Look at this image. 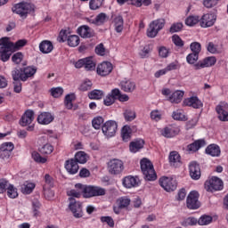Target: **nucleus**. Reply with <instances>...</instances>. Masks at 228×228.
I'll return each instance as SVG.
<instances>
[{
  "mask_svg": "<svg viewBox=\"0 0 228 228\" xmlns=\"http://www.w3.org/2000/svg\"><path fill=\"white\" fill-rule=\"evenodd\" d=\"M107 168L110 175H120L124 172V162L118 159H110L107 163Z\"/></svg>",
  "mask_w": 228,
  "mask_h": 228,
  "instance_id": "6",
  "label": "nucleus"
},
{
  "mask_svg": "<svg viewBox=\"0 0 228 228\" xmlns=\"http://www.w3.org/2000/svg\"><path fill=\"white\" fill-rule=\"evenodd\" d=\"M211 222H213V216L208 215L201 216L198 220L199 225H209Z\"/></svg>",
  "mask_w": 228,
  "mask_h": 228,
  "instance_id": "41",
  "label": "nucleus"
},
{
  "mask_svg": "<svg viewBox=\"0 0 228 228\" xmlns=\"http://www.w3.org/2000/svg\"><path fill=\"white\" fill-rule=\"evenodd\" d=\"M69 208L75 218H82L83 216V205L79 201H76V199L69 198Z\"/></svg>",
  "mask_w": 228,
  "mask_h": 228,
  "instance_id": "12",
  "label": "nucleus"
},
{
  "mask_svg": "<svg viewBox=\"0 0 228 228\" xmlns=\"http://www.w3.org/2000/svg\"><path fill=\"white\" fill-rule=\"evenodd\" d=\"M37 74V67L28 66L26 68H15L12 71V77L13 81H28L29 77H33Z\"/></svg>",
  "mask_w": 228,
  "mask_h": 228,
  "instance_id": "2",
  "label": "nucleus"
},
{
  "mask_svg": "<svg viewBox=\"0 0 228 228\" xmlns=\"http://www.w3.org/2000/svg\"><path fill=\"white\" fill-rule=\"evenodd\" d=\"M205 188L207 191H218L223 190L224 182H222V179L213 176L211 179L205 182Z\"/></svg>",
  "mask_w": 228,
  "mask_h": 228,
  "instance_id": "9",
  "label": "nucleus"
},
{
  "mask_svg": "<svg viewBox=\"0 0 228 228\" xmlns=\"http://www.w3.org/2000/svg\"><path fill=\"white\" fill-rule=\"evenodd\" d=\"M101 222L106 223L110 227H115V221H113L111 216H102Z\"/></svg>",
  "mask_w": 228,
  "mask_h": 228,
  "instance_id": "61",
  "label": "nucleus"
},
{
  "mask_svg": "<svg viewBox=\"0 0 228 228\" xmlns=\"http://www.w3.org/2000/svg\"><path fill=\"white\" fill-rule=\"evenodd\" d=\"M174 120H186V116L183 114L181 110H175L172 114Z\"/></svg>",
  "mask_w": 228,
  "mask_h": 228,
  "instance_id": "59",
  "label": "nucleus"
},
{
  "mask_svg": "<svg viewBox=\"0 0 228 228\" xmlns=\"http://www.w3.org/2000/svg\"><path fill=\"white\" fill-rule=\"evenodd\" d=\"M28 44L26 39H20L16 43L10 41V37L0 38V60L6 62L10 60L12 54L16 51L22 49Z\"/></svg>",
  "mask_w": 228,
  "mask_h": 228,
  "instance_id": "1",
  "label": "nucleus"
},
{
  "mask_svg": "<svg viewBox=\"0 0 228 228\" xmlns=\"http://www.w3.org/2000/svg\"><path fill=\"white\" fill-rule=\"evenodd\" d=\"M143 145H145V141H143V139L135 140L130 142V152H138V151L143 149Z\"/></svg>",
  "mask_w": 228,
  "mask_h": 228,
  "instance_id": "30",
  "label": "nucleus"
},
{
  "mask_svg": "<svg viewBox=\"0 0 228 228\" xmlns=\"http://www.w3.org/2000/svg\"><path fill=\"white\" fill-rule=\"evenodd\" d=\"M92 81L85 80L79 86L80 92H88V90H92Z\"/></svg>",
  "mask_w": 228,
  "mask_h": 228,
  "instance_id": "52",
  "label": "nucleus"
},
{
  "mask_svg": "<svg viewBox=\"0 0 228 228\" xmlns=\"http://www.w3.org/2000/svg\"><path fill=\"white\" fill-rule=\"evenodd\" d=\"M40 208H42V203L38 200H34L32 201V213L35 218L41 216L42 213L40 212Z\"/></svg>",
  "mask_w": 228,
  "mask_h": 228,
  "instance_id": "32",
  "label": "nucleus"
},
{
  "mask_svg": "<svg viewBox=\"0 0 228 228\" xmlns=\"http://www.w3.org/2000/svg\"><path fill=\"white\" fill-rule=\"evenodd\" d=\"M88 155L85 151H78L75 154V157L73 159L77 161V163H80V165H85L86 161H88Z\"/></svg>",
  "mask_w": 228,
  "mask_h": 228,
  "instance_id": "34",
  "label": "nucleus"
},
{
  "mask_svg": "<svg viewBox=\"0 0 228 228\" xmlns=\"http://www.w3.org/2000/svg\"><path fill=\"white\" fill-rule=\"evenodd\" d=\"M53 120H54V116L51 114V112H42L37 117L38 124H42L43 126H47L48 124H51Z\"/></svg>",
  "mask_w": 228,
  "mask_h": 228,
  "instance_id": "24",
  "label": "nucleus"
},
{
  "mask_svg": "<svg viewBox=\"0 0 228 228\" xmlns=\"http://www.w3.org/2000/svg\"><path fill=\"white\" fill-rule=\"evenodd\" d=\"M76 101V94H69L65 96L64 99V106L67 108V110H72L74 107V102Z\"/></svg>",
  "mask_w": 228,
  "mask_h": 228,
  "instance_id": "36",
  "label": "nucleus"
},
{
  "mask_svg": "<svg viewBox=\"0 0 228 228\" xmlns=\"http://www.w3.org/2000/svg\"><path fill=\"white\" fill-rule=\"evenodd\" d=\"M206 154H208V156H212L213 158H218L221 154L220 146L217 144H209L206 150Z\"/></svg>",
  "mask_w": 228,
  "mask_h": 228,
  "instance_id": "27",
  "label": "nucleus"
},
{
  "mask_svg": "<svg viewBox=\"0 0 228 228\" xmlns=\"http://www.w3.org/2000/svg\"><path fill=\"white\" fill-rule=\"evenodd\" d=\"M183 106H190L191 108H194V110H200L202 108L203 103L197 96H191L183 101Z\"/></svg>",
  "mask_w": 228,
  "mask_h": 228,
  "instance_id": "20",
  "label": "nucleus"
},
{
  "mask_svg": "<svg viewBox=\"0 0 228 228\" xmlns=\"http://www.w3.org/2000/svg\"><path fill=\"white\" fill-rule=\"evenodd\" d=\"M117 129H118V124H117V121L115 120L106 121L102 126L103 134L108 138L115 136Z\"/></svg>",
  "mask_w": 228,
  "mask_h": 228,
  "instance_id": "8",
  "label": "nucleus"
},
{
  "mask_svg": "<svg viewBox=\"0 0 228 228\" xmlns=\"http://www.w3.org/2000/svg\"><path fill=\"white\" fill-rule=\"evenodd\" d=\"M104 4V0H90L89 8L90 10H99Z\"/></svg>",
  "mask_w": 228,
  "mask_h": 228,
  "instance_id": "43",
  "label": "nucleus"
},
{
  "mask_svg": "<svg viewBox=\"0 0 228 228\" xmlns=\"http://www.w3.org/2000/svg\"><path fill=\"white\" fill-rule=\"evenodd\" d=\"M95 53L99 56H104V54H106V48H104V45H102V43L95 47Z\"/></svg>",
  "mask_w": 228,
  "mask_h": 228,
  "instance_id": "62",
  "label": "nucleus"
},
{
  "mask_svg": "<svg viewBox=\"0 0 228 228\" xmlns=\"http://www.w3.org/2000/svg\"><path fill=\"white\" fill-rule=\"evenodd\" d=\"M114 26L115 31H117V33H122V31L124 30V18H122L121 15L117 16L114 19Z\"/></svg>",
  "mask_w": 228,
  "mask_h": 228,
  "instance_id": "35",
  "label": "nucleus"
},
{
  "mask_svg": "<svg viewBox=\"0 0 228 228\" xmlns=\"http://www.w3.org/2000/svg\"><path fill=\"white\" fill-rule=\"evenodd\" d=\"M189 172L191 179L199 181L200 179V166L197 161H192L189 165Z\"/></svg>",
  "mask_w": 228,
  "mask_h": 228,
  "instance_id": "19",
  "label": "nucleus"
},
{
  "mask_svg": "<svg viewBox=\"0 0 228 228\" xmlns=\"http://www.w3.org/2000/svg\"><path fill=\"white\" fill-rule=\"evenodd\" d=\"M199 61V55L197 53H189L186 57V61L190 65H195V63Z\"/></svg>",
  "mask_w": 228,
  "mask_h": 228,
  "instance_id": "53",
  "label": "nucleus"
},
{
  "mask_svg": "<svg viewBox=\"0 0 228 228\" xmlns=\"http://www.w3.org/2000/svg\"><path fill=\"white\" fill-rule=\"evenodd\" d=\"M183 23L181 22H176L173 23L169 28L170 33H179V31L183 30Z\"/></svg>",
  "mask_w": 228,
  "mask_h": 228,
  "instance_id": "56",
  "label": "nucleus"
},
{
  "mask_svg": "<svg viewBox=\"0 0 228 228\" xmlns=\"http://www.w3.org/2000/svg\"><path fill=\"white\" fill-rule=\"evenodd\" d=\"M159 56H160V58H168V49H167L165 46L159 47Z\"/></svg>",
  "mask_w": 228,
  "mask_h": 228,
  "instance_id": "64",
  "label": "nucleus"
},
{
  "mask_svg": "<svg viewBox=\"0 0 228 228\" xmlns=\"http://www.w3.org/2000/svg\"><path fill=\"white\" fill-rule=\"evenodd\" d=\"M51 95L55 98L61 97V95H63V88L61 87L52 88Z\"/></svg>",
  "mask_w": 228,
  "mask_h": 228,
  "instance_id": "58",
  "label": "nucleus"
},
{
  "mask_svg": "<svg viewBox=\"0 0 228 228\" xmlns=\"http://www.w3.org/2000/svg\"><path fill=\"white\" fill-rule=\"evenodd\" d=\"M141 170L143 174L145 181H156L158 175L154 170V165L148 159H142L140 162Z\"/></svg>",
  "mask_w": 228,
  "mask_h": 228,
  "instance_id": "3",
  "label": "nucleus"
},
{
  "mask_svg": "<svg viewBox=\"0 0 228 228\" xmlns=\"http://www.w3.org/2000/svg\"><path fill=\"white\" fill-rule=\"evenodd\" d=\"M33 190H35V183H29L24 186L23 192L27 195H29V193H31Z\"/></svg>",
  "mask_w": 228,
  "mask_h": 228,
  "instance_id": "63",
  "label": "nucleus"
},
{
  "mask_svg": "<svg viewBox=\"0 0 228 228\" xmlns=\"http://www.w3.org/2000/svg\"><path fill=\"white\" fill-rule=\"evenodd\" d=\"M172 42L176 45V47H183L184 46V41L179 37L178 35H174L172 37Z\"/></svg>",
  "mask_w": 228,
  "mask_h": 228,
  "instance_id": "57",
  "label": "nucleus"
},
{
  "mask_svg": "<svg viewBox=\"0 0 228 228\" xmlns=\"http://www.w3.org/2000/svg\"><path fill=\"white\" fill-rule=\"evenodd\" d=\"M124 118L126 122H133L136 118V112L132 110H126L124 112Z\"/></svg>",
  "mask_w": 228,
  "mask_h": 228,
  "instance_id": "45",
  "label": "nucleus"
},
{
  "mask_svg": "<svg viewBox=\"0 0 228 228\" xmlns=\"http://www.w3.org/2000/svg\"><path fill=\"white\" fill-rule=\"evenodd\" d=\"M14 82L12 83L13 85V90L15 94H20L22 92V83L20 82L21 80H13Z\"/></svg>",
  "mask_w": 228,
  "mask_h": 228,
  "instance_id": "60",
  "label": "nucleus"
},
{
  "mask_svg": "<svg viewBox=\"0 0 228 228\" xmlns=\"http://www.w3.org/2000/svg\"><path fill=\"white\" fill-rule=\"evenodd\" d=\"M33 120H35V111L28 110L20 119V125L22 126V127H26V126H29Z\"/></svg>",
  "mask_w": 228,
  "mask_h": 228,
  "instance_id": "18",
  "label": "nucleus"
},
{
  "mask_svg": "<svg viewBox=\"0 0 228 228\" xmlns=\"http://www.w3.org/2000/svg\"><path fill=\"white\" fill-rule=\"evenodd\" d=\"M200 22V18L199 16H189L185 20L186 26H195V24H199Z\"/></svg>",
  "mask_w": 228,
  "mask_h": 228,
  "instance_id": "48",
  "label": "nucleus"
},
{
  "mask_svg": "<svg viewBox=\"0 0 228 228\" xmlns=\"http://www.w3.org/2000/svg\"><path fill=\"white\" fill-rule=\"evenodd\" d=\"M161 134L165 138H174V136H177V134H179V128L174 126H166L161 131Z\"/></svg>",
  "mask_w": 228,
  "mask_h": 228,
  "instance_id": "22",
  "label": "nucleus"
},
{
  "mask_svg": "<svg viewBox=\"0 0 228 228\" xmlns=\"http://www.w3.org/2000/svg\"><path fill=\"white\" fill-rule=\"evenodd\" d=\"M129 204H131V200L129 198L121 197L117 200V205L119 206V208H121L122 209H126V208H128Z\"/></svg>",
  "mask_w": 228,
  "mask_h": 228,
  "instance_id": "39",
  "label": "nucleus"
},
{
  "mask_svg": "<svg viewBox=\"0 0 228 228\" xmlns=\"http://www.w3.org/2000/svg\"><path fill=\"white\" fill-rule=\"evenodd\" d=\"M0 149H2V151H5L9 154H12V151L13 149H15V146L12 144V142H4L1 144Z\"/></svg>",
  "mask_w": 228,
  "mask_h": 228,
  "instance_id": "55",
  "label": "nucleus"
},
{
  "mask_svg": "<svg viewBox=\"0 0 228 228\" xmlns=\"http://www.w3.org/2000/svg\"><path fill=\"white\" fill-rule=\"evenodd\" d=\"M184 96V92L183 91H175L169 97L170 102H174L175 104H179L181 101H183V97Z\"/></svg>",
  "mask_w": 228,
  "mask_h": 228,
  "instance_id": "33",
  "label": "nucleus"
},
{
  "mask_svg": "<svg viewBox=\"0 0 228 228\" xmlns=\"http://www.w3.org/2000/svg\"><path fill=\"white\" fill-rule=\"evenodd\" d=\"M76 69H85V70L92 71L95 70V61H94L93 57H86L84 59L78 60L75 62Z\"/></svg>",
  "mask_w": 228,
  "mask_h": 228,
  "instance_id": "11",
  "label": "nucleus"
},
{
  "mask_svg": "<svg viewBox=\"0 0 228 228\" xmlns=\"http://www.w3.org/2000/svg\"><path fill=\"white\" fill-rule=\"evenodd\" d=\"M102 124H104V118L101 116L95 117L92 120V126L94 129H101V127H102Z\"/></svg>",
  "mask_w": 228,
  "mask_h": 228,
  "instance_id": "40",
  "label": "nucleus"
},
{
  "mask_svg": "<svg viewBox=\"0 0 228 228\" xmlns=\"http://www.w3.org/2000/svg\"><path fill=\"white\" fill-rule=\"evenodd\" d=\"M77 34L81 38H94L95 37V31L94 28L88 27V25H82L77 28Z\"/></svg>",
  "mask_w": 228,
  "mask_h": 228,
  "instance_id": "17",
  "label": "nucleus"
},
{
  "mask_svg": "<svg viewBox=\"0 0 228 228\" xmlns=\"http://www.w3.org/2000/svg\"><path fill=\"white\" fill-rule=\"evenodd\" d=\"M139 183L138 179L134 176H126L123 179V186H125V188H134L138 186Z\"/></svg>",
  "mask_w": 228,
  "mask_h": 228,
  "instance_id": "29",
  "label": "nucleus"
},
{
  "mask_svg": "<svg viewBox=\"0 0 228 228\" xmlns=\"http://www.w3.org/2000/svg\"><path fill=\"white\" fill-rule=\"evenodd\" d=\"M120 88L126 94H132L134 90H136V84L133 80L125 79L120 82Z\"/></svg>",
  "mask_w": 228,
  "mask_h": 228,
  "instance_id": "23",
  "label": "nucleus"
},
{
  "mask_svg": "<svg viewBox=\"0 0 228 228\" xmlns=\"http://www.w3.org/2000/svg\"><path fill=\"white\" fill-rule=\"evenodd\" d=\"M216 113L218 115V118H219V120H221V122H228V112H227V110H225L224 106L217 105L216 107Z\"/></svg>",
  "mask_w": 228,
  "mask_h": 228,
  "instance_id": "31",
  "label": "nucleus"
},
{
  "mask_svg": "<svg viewBox=\"0 0 228 228\" xmlns=\"http://www.w3.org/2000/svg\"><path fill=\"white\" fill-rule=\"evenodd\" d=\"M197 224H199V220H197V218L195 217H188L181 222V225H183V227H188L190 225H197Z\"/></svg>",
  "mask_w": 228,
  "mask_h": 228,
  "instance_id": "46",
  "label": "nucleus"
},
{
  "mask_svg": "<svg viewBox=\"0 0 228 228\" xmlns=\"http://www.w3.org/2000/svg\"><path fill=\"white\" fill-rule=\"evenodd\" d=\"M190 49L194 54H200V51H202V46L199 42H193L190 45Z\"/></svg>",
  "mask_w": 228,
  "mask_h": 228,
  "instance_id": "49",
  "label": "nucleus"
},
{
  "mask_svg": "<svg viewBox=\"0 0 228 228\" xmlns=\"http://www.w3.org/2000/svg\"><path fill=\"white\" fill-rule=\"evenodd\" d=\"M12 10L13 13H16L17 15H20V17L26 19V17H28V13L35 12V4L21 2L20 4H15L12 8Z\"/></svg>",
  "mask_w": 228,
  "mask_h": 228,
  "instance_id": "4",
  "label": "nucleus"
},
{
  "mask_svg": "<svg viewBox=\"0 0 228 228\" xmlns=\"http://www.w3.org/2000/svg\"><path fill=\"white\" fill-rule=\"evenodd\" d=\"M102 195H106V190H104V188L86 185V189H84V199L101 197Z\"/></svg>",
  "mask_w": 228,
  "mask_h": 228,
  "instance_id": "7",
  "label": "nucleus"
},
{
  "mask_svg": "<svg viewBox=\"0 0 228 228\" xmlns=\"http://www.w3.org/2000/svg\"><path fill=\"white\" fill-rule=\"evenodd\" d=\"M108 16L104 12L99 13L94 21H92V24H104Z\"/></svg>",
  "mask_w": 228,
  "mask_h": 228,
  "instance_id": "51",
  "label": "nucleus"
},
{
  "mask_svg": "<svg viewBox=\"0 0 228 228\" xmlns=\"http://www.w3.org/2000/svg\"><path fill=\"white\" fill-rule=\"evenodd\" d=\"M22 60H24V54L20 52H18L12 56V61L16 65H19Z\"/></svg>",
  "mask_w": 228,
  "mask_h": 228,
  "instance_id": "54",
  "label": "nucleus"
},
{
  "mask_svg": "<svg viewBox=\"0 0 228 228\" xmlns=\"http://www.w3.org/2000/svg\"><path fill=\"white\" fill-rule=\"evenodd\" d=\"M131 126H124L121 129V136L123 138V142H129L131 140Z\"/></svg>",
  "mask_w": 228,
  "mask_h": 228,
  "instance_id": "38",
  "label": "nucleus"
},
{
  "mask_svg": "<svg viewBox=\"0 0 228 228\" xmlns=\"http://www.w3.org/2000/svg\"><path fill=\"white\" fill-rule=\"evenodd\" d=\"M65 168L68 173L74 175L79 172V164L74 159H70L66 160Z\"/></svg>",
  "mask_w": 228,
  "mask_h": 228,
  "instance_id": "21",
  "label": "nucleus"
},
{
  "mask_svg": "<svg viewBox=\"0 0 228 228\" xmlns=\"http://www.w3.org/2000/svg\"><path fill=\"white\" fill-rule=\"evenodd\" d=\"M202 147H206V141L204 139L196 140L194 142L189 144L187 149L189 152H197Z\"/></svg>",
  "mask_w": 228,
  "mask_h": 228,
  "instance_id": "26",
  "label": "nucleus"
},
{
  "mask_svg": "<svg viewBox=\"0 0 228 228\" xmlns=\"http://www.w3.org/2000/svg\"><path fill=\"white\" fill-rule=\"evenodd\" d=\"M112 70H113V65L111 64V62L103 61L98 65L96 72L99 76L105 77V76H110Z\"/></svg>",
  "mask_w": 228,
  "mask_h": 228,
  "instance_id": "16",
  "label": "nucleus"
},
{
  "mask_svg": "<svg viewBox=\"0 0 228 228\" xmlns=\"http://www.w3.org/2000/svg\"><path fill=\"white\" fill-rule=\"evenodd\" d=\"M54 46L53 45V42L49 40H44L39 44V50L43 54H49V53L53 52Z\"/></svg>",
  "mask_w": 228,
  "mask_h": 228,
  "instance_id": "28",
  "label": "nucleus"
},
{
  "mask_svg": "<svg viewBox=\"0 0 228 228\" xmlns=\"http://www.w3.org/2000/svg\"><path fill=\"white\" fill-rule=\"evenodd\" d=\"M39 152L45 155V154H51L53 151H54V147L53 145L46 143L43 145L41 148L38 149Z\"/></svg>",
  "mask_w": 228,
  "mask_h": 228,
  "instance_id": "47",
  "label": "nucleus"
},
{
  "mask_svg": "<svg viewBox=\"0 0 228 228\" xmlns=\"http://www.w3.org/2000/svg\"><path fill=\"white\" fill-rule=\"evenodd\" d=\"M216 22V15L214 13L204 14L201 19H200V26L201 28H211L215 26Z\"/></svg>",
  "mask_w": 228,
  "mask_h": 228,
  "instance_id": "14",
  "label": "nucleus"
},
{
  "mask_svg": "<svg viewBox=\"0 0 228 228\" xmlns=\"http://www.w3.org/2000/svg\"><path fill=\"white\" fill-rule=\"evenodd\" d=\"M7 197H9V199H17V197H19L17 188H15L12 184H9V186L7 187Z\"/></svg>",
  "mask_w": 228,
  "mask_h": 228,
  "instance_id": "44",
  "label": "nucleus"
},
{
  "mask_svg": "<svg viewBox=\"0 0 228 228\" xmlns=\"http://www.w3.org/2000/svg\"><path fill=\"white\" fill-rule=\"evenodd\" d=\"M168 159L171 167H175V168H177V167H180V165L182 164L181 155L177 151H171L169 153Z\"/></svg>",
  "mask_w": 228,
  "mask_h": 228,
  "instance_id": "25",
  "label": "nucleus"
},
{
  "mask_svg": "<svg viewBox=\"0 0 228 228\" xmlns=\"http://www.w3.org/2000/svg\"><path fill=\"white\" fill-rule=\"evenodd\" d=\"M216 63V57L210 56L198 61L194 64V70H200V69H206L208 67H213Z\"/></svg>",
  "mask_w": 228,
  "mask_h": 228,
  "instance_id": "15",
  "label": "nucleus"
},
{
  "mask_svg": "<svg viewBox=\"0 0 228 228\" xmlns=\"http://www.w3.org/2000/svg\"><path fill=\"white\" fill-rule=\"evenodd\" d=\"M199 192L197 191H191L187 196V208L188 209H199L200 208V201H199Z\"/></svg>",
  "mask_w": 228,
  "mask_h": 228,
  "instance_id": "13",
  "label": "nucleus"
},
{
  "mask_svg": "<svg viewBox=\"0 0 228 228\" xmlns=\"http://www.w3.org/2000/svg\"><path fill=\"white\" fill-rule=\"evenodd\" d=\"M88 97L91 100L99 101L102 97H104V92L102 90L94 89V90L88 93Z\"/></svg>",
  "mask_w": 228,
  "mask_h": 228,
  "instance_id": "37",
  "label": "nucleus"
},
{
  "mask_svg": "<svg viewBox=\"0 0 228 228\" xmlns=\"http://www.w3.org/2000/svg\"><path fill=\"white\" fill-rule=\"evenodd\" d=\"M159 183L166 191H175L177 189V181L172 177L162 176Z\"/></svg>",
  "mask_w": 228,
  "mask_h": 228,
  "instance_id": "10",
  "label": "nucleus"
},
{
  "mask_svg": "<svg viewBox=\"0 0 228 228\" xmlns=\"http://www.w3.org/2000/svg\"><path fill=\"white\" fill-rule=\"evenodd\" d=\"M32 159H34V161H36V163H46L47 159L45 157H41L40 153H38L37 151H33L32 152Z\"/></svg>",
  "mask_w": 228,
  "mask_h": 228,
  "instance_id": "50",
  "label": "nucleus"
},
{
  "mask_svg": "<svg viewBox=\"0 0 228 228\" xmlns=\"http://www.w3.org/2000/svg\"><path fill=\"white\" fill-rule=\"evenodd\" d=\"M68 45L69 47H77L79 45V37L76 35L69 36L68 38Z\"/></svg>",
  "mask_w": 228,
  "mask_h": 228,
  "instance_id": "42",
  "label": "nucleus"
},
{
  "mask_svg": "<svg viewBox=\"0 0 228 228\" xmlns=\"http://www.w3.org/2000/svg\"><path fill=\"white\" fill-rule=\"evenodd\" d=\"M165 24H167V21L163 18L151 21L147 29V37L156 38L159 31L165 28Z\"/></svg>",
  "mask_w": 228,
  "mask_h": 228,
  "instance_id": "5",
  "label": "nucleus"
}]
</instances>
